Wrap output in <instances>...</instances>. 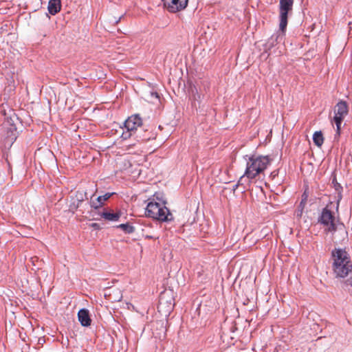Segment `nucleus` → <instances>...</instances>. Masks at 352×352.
Segmentation results:
<instances>
[{
	"label": "nucleus",
	"instance_id": "f257e3e1",
	"mask_svg": "<svg viewBox=\"0 0 352 352\" xmlns=\"http://www.w3.org/2000/svg\"><path fill=\"white\" fill-rule=\"evenodd\" d=\"M331 256L333 260L332 267L336 277L344 278L352 272V262L345 250L335 248Z\"/></svg>",
	"mask_w": 352,
	"mask_h": 352
},
{
	"label": "nucleus",
	"instance_id": "f03ea898",
	"mask_svg": "<svg viewBox=\"0 0 352 352\" xmlns=\"http://www.w3.org/2000/svg\"><path fill=\"white\" fill-rule=\"evenodd\" d=\"M270 162L271 160L267 155H252L250 157L247 162L244 175L250 179L256 178V176L264 172Z\"/></svg>",
	"mask_w": 352,
	"mask_h": 352
},
{
	"label": "nucleus",
	"instance_id": "7ed1b4c3",
	"mask_svg": "<svg viewBox=\"0 0 352 352\" xmlns=\"http://www.w3.org/2000/svg\"><path fill=\"white\" fill-rule=\"evenodd\" d=\"M146 215L161 221H170L173 219V214L168 208L153 201L147 204Z\"/></svg>",
	"mask_w": 352,
	"mask_h": 352
},
{
	"label": "nucleus",
	"instance_id": "20e7f679",
	"mask_svg": "<svg viewBox=\"0 0 352 352\" xmlns=\"http://www.w3.org/2000/svg\"><path fill=\"white\" fill-rule=\"evenodd\" d=\"M294 0H280L279 3V30L286 31L288 14L292 11Z\"/></svg>",
	"mask_w": 352,
	"mask_h": 352
},
{
	"label": "nucleus",
	"instance_id": "39448f33",
	"mask_svg": "<svg viewBox=\"0 0 352 352\" xmlns=\"http://www.w3.org/2000/svg\"><path fill=\"white\" fill-rule=\"evenodd\" d=\"M335 216L333 212L329 209V205H327L322 209L320 216L318 218V222L325 227L327 232H335L337 229L335 223Z\"/></svg>",
	"mask_w": 352,
	"mask_h": 352
},
{
	"label": "nucleus",
	"instance_id": "423d86ee",
	"mask_svg": "<svg viewBox=\"0 0 352 352\" xmlns=\"http://www.w3.org/2000/svg\"><path fill=\"white\" fill-rule=\"evenodd\" d=\"M164 7L168 12L175 13L184 10L188 3V0H162Z\"/></svg>",
	"mask_w": 352,
	"mask_h": 352
},
{
	"label": "nucleus",
	"instance_id": "0eeeda50",
	"mask_svg": "<svg viewBox=\"0 0 352 352\" xmlns=\"http://www.w3.org/2000/svg\"><path fill=\"white\" fill-rule=\"evenodd\" d=\"M142 127V120L139 114L132 115L124 122V128L135 134Z\"/></svg>",
	"mask_w": 352,
	"mask_h": 352
},
{
	"label": "nucleus",
	"instance_id": "6e6552de",
	"mask_svg": "<svg viewBox=\"0 0 352 352\" xmlns=\"http://www.w3.org/2000/svg\"><path fill=\"white\" fill-rule=\"evenodd\" d=\"M61 2L60 0H50L47 6L48 13L43 12V20L46 23H49L50 21V16L49 14L55 15L60 11Z\"/></svg>",
	"mask_w": 352,
	"mask_h": 352
},
{
	"label": "nucleus",
	"instance_id": "1a4fd4ad",
	"mask_svg": "<svg viewBox=\"0 0 352 352\" xmlns=\"http://www.w3.org/2000/svg\"><path fill=\"white\" fill-rule=\"evenodd\" d=\"M153 334L155 338L163 340L166 338V328L163 320H158L153 324Z\"/></svg>",
	"mask_w": 352,
	"mask_h": 352
},
{
	"label": "nucleus",
	"instance_id": "9d476101",
	"mask_svg": "<svg viewBox=\"0 0 352 352\" xmlns=\"http://www.w3.org/2000/svg\"><path fill=\"white\" fill-rule=\"evenodd\" d=\"M152 138H154V134L142 127L135 134V140L138 142H146Z\"/></svg>",
	"mask_w": 352,
	"mask_h": 352
},
{
	"label": "nucleus",
	"instance_id": "9b49d317",
	"mask_svg": "<svg viewBox=\"0 0 352 352\" xmlns=\"http://www.w3.org/2000/svg\"><path fill=\"white\" fill-rule=\"evenodd\" d=\"M78 320L80 324L84 327H88L91 324V320L89 316V313L87 309H81L78 313Z\"/></svg>",
	"mask_w": 352,
	"mask_h": 352
},
{
	"label": "nucleus",
	"instance_id": "f8f14e48",
	"mask_svg": "<svg viewBox=\"0 0 352 352\" xmlns=\"http://www.w3.org/2000/svg\"><path fill=\"white\" fill-rule=\"evenodd\" d=\"M348 113V107L345 101H340L336 105L335 115L344 117Z\"/></svg>",
	"mask_w": 352,
	"mask_h": 352
},
{
	"label": "nucleus",
	"instance_id": "ddd939ff",
	"mask_svg": "<svg viewBox=\"0 0 352 352\" xmlns=\"http://www.w3.org/2000/svg\"><path fill=\"white\" fill-rule=\"evenodd\" d=\"M285 32L280 31V33H276L273 34L267 41V45L269 47H274L278 42L283 40Z\"/></svg>",
	"mask_w": 352,
	"mask_h": 352
},
{
	"label": "nucleus",
	"instance_id": "4468645a",
	"mask_svg": "<svg viewBox=\"0 0 352 352\" xmlns=\"http://www.w3.org/2000/svg\"><path fill=\"white\" fill-rule=\"evenodd\" d=\"M120 212H113L111 211H104L100 214V216L105 220L111 221H116L120 217Z\"/></svg>",
	"mask_w": 352,
	"mask_h": 352
},
{
	"label": "nucleus",
	"instance_id": "2eb2a0df",
	"mask_svg": "<svg viewBox=\"0 0 352 352\" xmlns=\"http://www.w3.org/2000/svg\"><path fill=\"white\" fill-rule=\"evenodd\" d=\"M313 141L314 144L320 147L324 142L323 135L321 131H316L313 135Z\"/></svg>",
	"mask_w": 352,
	"mask_h": 352
},
{
	"label": "nucleus",
	"instance_id": "dca6fc26",
	"mask_svg": "<svg viewBox=\"0 0 352 352\" xmlns=\"http://www.w3.org/2000/svg\"><path fill=\"white\" fill-rule=\"evenodd\" d=\"M117 228L122 229L126 234H131L135 232V228L128 223L120 224Z\"/></svg>",
	"mask_w": 352,
	"mask_h": 352
},
{
	"label": "nucleus",
	"instance_id": "f3484780",
	"mask_svg": "<svg viewBox=\"0 0 352 352\" xmlns=\"http://www.w3.org/2000/svg\"><path fill=\"white\" fill-rule=\"evenodd\" d=\"M344 119V117H341V116H334L333 118V120L336 123V134L338 135H340V128H341V124H342V122Z\"/></svg>",
	"mask_w": 352,
	"mask_h": 352
},
{
	"label": "nucleus",
	"instance_id": "a211bd4d",
	"mask_svg": "<svg viewBox=\"0 0 352 352\" xmlns=\"http://www.w3.org/2000/svg\"><path fill=\"white\" fill-rule=\"evenodd\" d=\"M85 206H87V208L89 206L91 208H93L94 210H98L102 208L100 202H98V199H91L89 203H86Z\"/></svg>",
	"mask_w": 352,
	"mask_h": 352
},
{
	"label": "nucleus",
	"instance_id": "6ab92c4d",
	"mask_svg": "<svg viewBox=\"0 0 352 352\" xmlns=\"http://www.w3.org/2000/svg\"><path fill=\"white\" fill-rule=\"evenodd\" d=\"M344 288L352 294V277L344 282Z\"/></svg>",
	"mask_w": 352,
	"mask_h": 352
},
{
	"label": "nucleus",
	"instance_id": "aec40b11",
	"mask_svg": "<svg viewBox=\"0 0 352 352\" xmlns=\"http://www.w3.org/2000/svg\"><path fill=\"white\" fill-rule=\"evenodd\" d=\"M111 196V194L110 193H106L105 195H102V196H99L97 199H98V202H100V204H101V206H103L104 203L108 200L110 197Z\"/></svg>",
	"mask_w": 352,
	"mask_h": 352
},
{
	"label": "nucleus",
	"instance_id": "412c9836",
	"mask_svg": "<svg viewBox=\"0 0 352 352\" xmlns=\"http://www.w3.org/2000/svg\"><path fill=\"white\" fill-rule=\"evenodd\" d=\"M131 137H133L135 138V133L132 131L127 130V129H126V131H124L121 135V138L124 140L129 139Z\"/></svg>",
	"mask_w": 352,
	"mask_h": 352
},
{
	"label": "nucleus",
	"instance_id": "4be33fe9",
	"mask_svg": "<svg viewBox=\"0 0 352 352\" xmlns=\"http://www.w3.org/2000/svg\"><path fill=\"white\" fill-rule=\"evenodd\" d=\"M332 184L333 185L335 190L338 192V194H340V191L342 188L341 185L337 182L336 177H333L332 179Z\"/></svg>",
	"mask_w": 352,
	"mask_h": 352
},
{
	"label": "nucleus",
	"instance_id": "5701e85b",
	"mask_svg": "<svg viewBox=\"0 0 352 352\" xmlns=\"http://www.w3.org/2000/svg\"><path fill=\"white\" fill-rule=\"evenodd\" d=\"M85 197H86V192H76V199H77L78 201H80L83 203Z\"/></svg>",
	"mask_w": 352,
	"mask_h": 352
},
{
	"label": "nucleus",
	"instance_id": "b1692460",
	"mask_svg": "<svg viewBox=\"0 0 352 352\" xmlns=\"http://www.w3.org/2000/svg\"><path fill=\"white\" fill-rule=\"evenodd\" d=\"M73 201H76V204H78V205L80 206V211L82 212V213H84L85 210L87 209V206H85V204H84L80 201H78L77 199H74Z\"/></svg>",
	"mask_w": 352,
	"mask_h": 352
},
{
	"label": "nucleus",
	"instance_id": "393cba45",
	"mask_svg": "<svg viewBox=\"0 0 352 352\" xmlns=\"http://www.w3.org/2000/svg\"><path fill=\"white\" fill-rule=\"evenodd\" d=\"M192 95H193V100H195L194 106H196L195 101H199L201 99V95L197 92V89L195 88V93L194 90H192Z\"/></svg>",
	"mask_w": 352,
	"mask_h": 352
},
{
	"label": "nucleus",
	"instance_id": "a878e982",
	"mask_svg": "<svg viewBox=\"0 0 352 352\" xmlns=\"http://www.w3.org/2000/svg\"><path fill=\"white\" fill-rule=\"evenodd\" d=\"M304 206H305V203H304V201L302 200L301 202L300 203L298 207V210L296 212V215L297 216H298V217L301 216L302 210H303V208H304Z\"/></svg>",
	"mask_w": 352,
	"mask_h": 352
},
{
	"label": "nucleus",
	"instance_id": "bb28decb",
	"mask_svg": "<svg viewBox=\"0 0 352 352\" xmlns=\"http://www.w3.org/2000/svg\"><path fill=\"white\" fill-rule=\"evenodd\" d=\"M78 209L80 210V206L78 205V204H76V201H73L72 203H71V204L69 205V210L74 212V211L77 210Z\"/></svg>",
	"mask_w": 352,
	"mask_h": 352
},
{
	"label": "nucleus",
	"instance_id": "cd10ccee",
	"mask_svg": "<svg viewBox=\"0 0 352 352\" xmlns=\"http://www.w3.org/2000/svg\"><path fill=\"white\" fill-rule=\"evenodd\" d=\"M242 179H243V177H241L240 178V179H239V182H238L236 184H235V185H234V186H233L232 190H233L234 192L237 189V188H238V186H239V183H240V182L242 180Z\"/></svg>",
	"mask_w": 352,
	"mask_h": 352
},
{
	"label": "nucleus",
	"instance_id": "c85d7f7f",
	"mask_svg": "<svg viewBox=\"0 0 352 352\" xmlns=\"http://www.w3.org/2000/svg\"><path fill=\"white\" fill-rule=\"evenodd\" d=\"M91 227L95 228V229H99L100 228V226L96 223H94L91 224Z\"/></svg>",
	"mask_w": 352,
	"mask_h": 352
},
{
	"label": "nucleus",
	"instance_id": "c756f323",
	"mask_svg": "<svg viewBox=\"0 0 352 352\" xmlns=\"http://www.w3.org/2000/svg\"><path fill=\"white\" fill-rule=\"evenodd\" d=\"M155 94L156 97H158L157 93H155Z\"/></svg>",
	"mask_w": 352,
	"mask_h": 352
}]
</instances>
